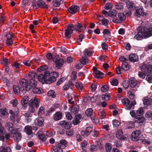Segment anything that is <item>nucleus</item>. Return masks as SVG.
<instances>
[{"label":"nucleus","instance_id":"5","mask_svg":"<svg viewBox=\"0 0 152 152\" xmlns=\"http://www.w3.org/2000/svg\"><path fill=\"white\" fill-rule=\"evenodd\" d=\"M56 146L53 147V151L55 152H63V148H65L68 145L67 142L65 140H62L59 142H56Z\"/></svg>","mask_w":152,"mask_h":152},{"label":"nucleus","instance_id":"27","mask_svg":"<svg viewBox=\"0 0 152 152\" xmlns=\"http://www.w3.org/2000/svg\"><path fill=\"white\" fill-rule=\"evenodd\" d=\"M94 76L98 79L101 78L103 77L104 74L99 71H97L96 72L93 73Z\"/></svg>","mask_w":152,"mask_h":152},{"label":"nucleus","instance_id":"52","mask_svg":"<svg viewBox=\"0 0 152 152\" xmlns=\"http://www.w3.org/2000/svg\"><path fill=\"white\" fill-rule=\"evenodd\" d=\"M146 73H145L143 72H138V75L140 78L144 79L145 78L146 75Z\"/></svg>","mask_w":152,"mask_h":152},{"label":"nucleus","instance_id":"19","mask_svg":"<svg viewBox=\"0 0 152 152\" xmlns=\"http://www.w3.org/2000/svg\"><path fill=\"white\" fill-rule=\"evenodd\" d=\"M123 133L121 130H118L116 132V137L118 139L121 140H124L126 137L123 135Z\"/></svg>","mask_w":152,"mask_h":152},{"label":"nucleus","instance_id":"42","mask_svg":"<svg viewBox=\"0 0 152 152\" xmlns=\"http://www.w3.org/2000/svg\"><path fill=\"white\" fill-rule=\"evenodd\" d=\"M75 86L78 90H82L83 87V84L81 82H76Z\"/></svg>","mask_w":152,"mask_h":152},{"label":"nucleus","instance_id":"33","mask_svg":"<svg viewBox=\"0 0 152 152\" xmlns=\"http://www.w3.org/2000/svg\"><path fill=\"white\" fill-rule=\"evenodd\" d=\"M136 113L137 115L139 117H140V116L143 115L144 114L143 108L141 107L139 108L136 111Z\"/></svg>","mask_w":152,"mask_h":152},{"label":"nucleus","instance_id":"37","mask_svg":"<svg viewBox=\"0 0 152 152\" xmlns=\"http://www.w3.org/2000/svg\"><path fill=\"white\" fill-rule=\"evenodd\" d=\"M118 18H119V20L121 22L124 20L126 19V16L122 13L121 12L118 13Z\"/></svg>","mask_w":152,"mask_h":152},{"label":"nucleus","instance_id":"57","mask_svg":"<svg viewBox=\"0 0 152 152\" xmlns=\"http://www.w3.org/2000/svg\"><path fill=\"white\" fill-rule=\"evenodd\" d=\"M6 44L8 46H10L13 44V40L12 39H7Z\"/></svg>","mask_w":152,"mask_h":152},{"label":"nucleus","instance_id":"28","mask_svg":"<svg viewBox=\"0 0 152 152\" xmlns=\"http://www.w3.org/2000/svg\"><path fill=\"white\" fill-rule=\"evenodd\" d=\"M45 75H46L45 71L44 72V75L40 74L39 75L38 77V79L39 81L41 82L44 81L45 82L46 76Z\"/></svg>","mask_w":152,"mask_h":152},{"label":"nucleus","instance_id":"34","mask_svg":"<svg viewBox=\"0 0 152 152\" xmlns=\"http://www.w3.org/2000/svg\"><path fill=\"white\" fill-rule=\"evenodd\" d=\"M112 144H111L107 142L105 144V148L106 151L107 152H110L112 149Z\"/></svg>","mask_w":152,"mask_h":152},{"label":"nucleus","instance_id":"18","mask_svg":"<svg viewBox=\"0 0 152 152\" xmlns=\"http://www.w3.org/2000/svg\"><path fill=\"white\" fill-rule=\"evenodd\" d=\"M0 115L2 117L7 118L9 116L7 110L6 108L0 109Z\"/></svg>","mask_w":152,"mask_h":152},{"label":"nucleus","instance_id":"14","mask_svg":"<svg viewBox=\"0 0 152 152\" xmlns=\"http://www.w3.org/2000/svg\"><path fill=\"white\" fill-rule=\"evenodd\" d=\"M80 8L78 6L75 5H72L68 8V11L72 15L74 14L76 12L79 11Z\"/></svg>","mask_w":152,"mask_h":152},{"label":"nucleus","instance_id":"23","mask_svg":"<svg viewBox=\"0 0 152 152\" xmlns=\"http://www.w3.org/2000/svg\"><path fill=\"white\" fill-rule=\"evenodd\" d=\"M137 81L136 80L134 79V78H131L129 80V84L132 88H134L135 86H137Z\"/></svg>","mask_w":152,"mask_h":152},{"label":"nucleus","instance_id":"44","mask_svg":"<svg viewBox=\"0 0 152 152\" xmlns=\"http://www.w3.org/2000/svg\"><path fill=\"white\" fill-rule=\"evenodd\" d=\"M124 3H117L115 5V8L118 10H121L124 8Z\"/></svg>","mask_w":152,"mask_h":152},{"label":"nucleus","instance_id":"29","mask_svg":"<svg viewBox=\"0 0 152 152\" xmlns=\"http://www.w3.org/2000/svg\"><path fill=\"white\" fill-rule=\"evenodd\" d=\"M129 65L127 62H124L121 65V69L124 71H127L129 69Z\"/></svg>","mask_w":152,"mask_h":152},{"label":"nucleus","instance_id":"1","mask_svg":"<svg viewBox=\"0 0 152 152\" xmlns=\"http://www.w3.org/2000/svg\"><path fill=\"white\" fill-rule=\"evenodd\" d=\"M36 82L34 79L27 80V92L32 88V91L35 94H41L43 92V90L41 88L36 87Z\"/></svg>","mask_w":152,"mask_h":152},{"label":"nucleus","instance_id":"32","mask_svg":"<svg viewBox=\"0 0 152 152\" xmlns=\"http://www.w3.org/2000/svg\"><path fill=\"white\" fill-rule=\"evenodd\" d=\"M37 134L38 137L42 141L44 142L46 140V137L44 134L41 133V132H38Z\"/></svg>","mask_w":152,"mask_h":152},{"label":"nucleus","instance_id":"38","mask_svg":"<svg viewBox=\"0 0 152 152\" xmlns=\"http://www.w3.org/2000/svg\"><path fill=\"white\" fill-rule=\"evenodd\" d=\"M93 112V109L91 108H89L86 110L85 113L87 117H90L92 115Z\"/></svg>","mask_w":152,"mask_h":152},{"label":"nucleus","instance_id":"58","mask_svg":"<svg viewBox=\"0 0 152 152\" xmlns=\"http://www.w3.org/2000/svg\"><path fill=\"white\" fill-rule=\"evenodd\" d=\"M66 118L69 120H70L72 118V116L71 113L69 112L65 113Z\"/></svg>","mask_w":152,"mask_h":152},{"label":"nucleus","instance_id":"62","mask_svg":"<svg viewBox=\"0 0 152 152\" xmlns=\"http://www.w3.org/2000/svg\"><path fill=\"white\" fill-rule=\"evenodd\" d=\"M45 109L44 107H41L39 109L38 115L44 114L45 112Z\"/></svg>","mask_w":152,"mask_h":152},{"label":"nucleus","instance_id":"40","mask_svg":"<svg viewBox=\"0 0 152 152\" xmlns=\"http://www.w3.org/2000/svg\"><path fill=\"white\" fill-rule=\"evenodd\" d=\"M99 118L101 119L104 118L106 116L105 113L102 109H100L98 112Z\"/></svg>","mask_w":152,"mask_h":152},{"label":"nucleus","instance_id":"7","mask_svg":"<svg viewBox=\"0 0 152 152\" xmlns=\"http://www.w3.org/2000/svg\"><path fill=\"white\" fill-rule=\"evenodd\" d=\"M74 30V25L71 23L69 24L67 28L64 30V34L66 37L69 38L71 37V34L73 33Z\"/></svg>","mask_w":152,"mask_h":152},{"label":"nucleus","instance_id":"60","mask_svg":"<svg viewBox=\"0 0 152 152\" xmlns=\"http://www.w3.org/2000/svg\"><path fill=\"white\" fill-rule=\"evenodd\" d=\"M127 94L129 95V98L131 99H133L135 95L134 93H133L131 91H129L127 93Z\"/></svg>","mask_w":152,"mask_h":152},{"label":"nucleus","instance_id":"21","mask_svg":"<svg viewBox=\"0 0 152 152\" xmlns=\"http://www.w3.org/2000/svg\"><path fill=\"white\" fill-rule=\"evenodd\" d=\"M126 7L129 10H133L136 8L134 3L129 1L126 2Z\"/></svg>","mask_w":152,"mask_h":152},{"label":"nucleus","instance_id":"55","mask_svg":"<svg viewBox=\"0 0 152 152\" xmlns=\"http://www.w3.org/2000/svg\"><path fill=\"white\" fill-rule=\"evenodd\" d=\"M102 25L105 26H106L108 24L109 20L108 19L103 18L102 20Z\"/></svg>","mask_w":152,"mask_h":152},{"label":"nucleus","instance_id":"54","mask_svg":"<svg viewBox=\"0 0 152 152\" xmlns=\"http://www.w3.org/2000/svg\"><path fill=\"white\" fill-rule=\"evenodd\" d=\"M120 124V122L118 120H113V126L116 127H118L119 126Z\"/></svg>","mask_w":152,"mask_h":152},{"label":"nucleus","instance_id":"47","mask_svg":"<svg viewBox=\"0 0 152 152\" xmlns=\"http://www.w3.org/2000/svg\"><path fill=\"white\" fill-rule=\"evenodd\" d=\"M117 11L115 10H113L112 11L109 12V16L112 18H114L117 15Z\"/></svg>","mask_w":152,"mask_h":152},{"label":"nucleus","instance_id":"9","mask_svg":"<svg viewBox=\"0 0 152 152\" xmlns=\"http://www.w3.org/2000/svg\"><path fill=\"white\" fill-rule=\"evenodd\" d=\"M135 12L134 14L135 16L139 17L141 16H144L146 15V14L144 12V9L142 7L139 6L135 9Z\"/></svg>","mask_w":152,"mask_h":152},{"label":"nucleus","instance_id":"63","mask_svg":"<svg viewBox=\"0 0 152 152\" xmlns=\"http://www.w3.org/2000/svg\"><path fill=\"white\" fill-rule=\"evenodd\" d=\"M146 80L149 83H152V75H147Z\"/></svg>","mask_w":152,"mask_h":152},{"label":"nucleus","instance_id":"22","mask_svg":"<svg viewBox=\"0 0 152 152\" xmlns=\"http://www.w3.org/2000/svg\"><path fill=\"white\" fill-rule=\"evenodd\" d=\"M129 60L132 62H137L138 61V57L135 54H131L129 56Z\"/></svg>","mask_w":152,"mask_h":152},{"label":"nucleus","instance_id":"41","mask_svg":"<svg viewBox=\"0 0 152 152\" xmlns=\"http://www.w3.org/2000/svg\"><path fill=\"white\" fill-rule=\"evenodd\" d=\"M47 95L48 96H51L53 98H55L56 95L55 92L52 90L49 91L48 92Z\"/></svg>","mask_w":152,"mask_h":152},{"label":"nucleus","instance_id":"15","mask_svg":"<svg viewBox=\"0 0 152 152\" xmlns=\"http://www.w3.org/2000/svg\"><path fill=\"white\" fill-rule=\"evenodd\" d=\"M60 124L62 126L63 128L66 129H69L72 126V124L69 122L66 121L65 120L60 121Z\"/></svg>","mask_w":152,"mask_h":152},{"label":"nucleus","instance_id":"36","mask_svg":"<svg viewBox=\"0 0 152 152\" xmlns=\"http://www.w3.org/2000/svg\"><path fill=\"white\" fill-rule=\"evenodd\" d=\"M88 58L87 57H83L80 59V62L82 64L85 65L88 63Z\"/></svg>","mask_w":152,"mask_h":152},{"label":"nucleus","instance_id":"43","mask_svg":"<svg viewBox=\"0 0 152 152\" xmlns=\"http://www.w3.org/2000/svg\"><path fill=\"white\" fill-rule=\"evenodd\" d=\"M61 1V0H55V1L52 2V4L54 7H59L60 5V2Z\"/></svg>","mask_w":152,"mask_h":152},{"label":"nucleus","instance_id":"4","mask_svg":"<svg viewBox=\"0 0 152 152\" xmlns=\"http://www.w3.org/2000/svg\"><path fill=\"white\" fill-rule=\"evenodd\" d=\"M45 74L46 76L45 83L48 84L54 83L56 81V78L59 76L58 73L54 71L50 73L49 71H45Z\"/></svg>","mask_w":152,"mask_h":152},{"label":"nucleus","instance_id":"30","mask_svg":"<svg viewBox=\"0 0 152 152\" xmlns=\"http://www.w3.org/2000/svg\"><path fill=\"white\" fill-rule=\"evenodd\" d=\"M11 151V148L9 147L3 146L0 148L1 152H10Z\"/></svg>","mask_w":152,"mask_h":152},{"label":"nucleus","instance_id":"48","mask_svg":"<svg viewBox=\"0 0 152 152\" xmlns=\"http://www.w3.org/2000/svg\"><path fill=\"white\" fill-rule=\"evenodd\" d=\"M110 97V95L109 94L106 93L105 94H103L102 96V99L103 100H108L109 99Z\"/></svg>","mask_w":152,"mask_h":152},{"label":"nucleus","instance_id":"13","mask_svg":"<svg viewBox=\"0 0 152 152\" xmlns=\"http://www.w3.org/2000/svg\"><path fill=\"white\" fill-rule=\"evenodd\" d=\"M141 133L140 130H136L132 132V140L134 141H137L140 140L139 135Z\"/></svg>","mask_w":152,"mask_h":152},{"label":"nucleus","instance_id":"11","mask_svg":"<svg viewBox=\"0 0 152 152\" xmlns=\"http://www.w3.org/2000/svg\"><path fill=\"white\" fill-rule=\"evenodd\" d=\"M57 56H56L53 59L54 61H55L56 67L57 69H60L62 66L64 62V60L61 58H57Z\"/></svg>","mask_w":152,"mask_h":152},{"label":"nucleus","instance_id":"45","mask_svg":"<svg viewBox=\"0 0 152 152\" xmlns=\"http://www.w3.org/2000/svg\"><path fill=\"white\" fill-rule=\"evenodd\" d=\"M79 108L78 106H76L72 107L71 109V112L75 114L78 113L79 110Z\"/></svg>","mask_w":152,"mask_h":152},{"label":"nucleus","instance_id":"8","mask_svg":"<svg viewBox=\"0 0 152 152\" xmlns=\"http://www.w3.org/2000/svg\"><path fill=\"white\" fill-rule=\"evenodd\" d=\"M130 114L132 117L135 118L134 122L135 123H142L145 121V118L143 117L138 116L137 115L136 113H135L134 110H132L130 112Z\"/></svg>","mask_w":152,"mask_h":152},{"label":"nucleus","instance_id":"6","mask_svg":"<svg viewBox=\"0 0 152 152\" xmlns=\"http://www.w3.org/2000/svg\"><path fill=\"white\" fill-rule=\"evenodd\" d=\"M123 104L126 107L128 110L134 109V105L136 104V101L133 100L131 102L127 98L124 99L122 100Z\"/></svg>","mask_w":152,"mask_h":152},{"label":"nucleus","instance_id":"59","mask_svg":"<svg viewBox=\"0 0 152 152\" xmlns=\"http://www.w3.org/2000/svg\"><path fill=\"white\" fill-rule=\"evenodd\" d=\"M97 95L96 96L95 94L91 98L90 101L92 102H96L97 100Z\"/></svg>","mask_w":152,"mask_h":152},{"label":"nucleus","instance_id":"20","mask_svg":"<svg viewBox=\"0 0 152 152\" xmlns=\"http://www.w3.org/2000/svg\"><path fill=\"white\" fill-rule=\"evenodd\" d=\"M37 5H38V7H39V8L40 7L42 8L45 9H48V5H47L42 0H39L37 3Z\"/></svg>","mask_w":152,"mask_h":152},{"label":"nucleus","instance_id":"50","mask_svg":"<svg viewBox=\"0 0 152 152\" xmlns=\"http://www.w3.org/2000/svg\"><path fill=\"white\" fill-rule=\"evenodd\" d=\"M87 145V142L84 140L81 144L82 149L84 151L86 150V148Z\"/></svg>","mask_w":152,"mask_h":152},{"label":"nucleus","instance_id":"56","mask_svg":"<svg viewBox=\"0 0 152 152\" xmlns=\"http://www.w3.org/2000/svg\"><path fill=\"white\" fill-rule=\"evenodd\" d=\"M66 134L68 136H71L73 134V131L71 129L66 130Z\"/></svg>","mask_w":152,"mask_h":152},{"label":"nucleus","instance_id":"31","mask_svg":"<svg viewBox=\"0 0 152 152\" xmlns=\"http://www.w3.org/2000/svg\"><path fill=\"white\" fill-rule=\"evenodd\" d=\"M37 125L40 127L44 125V119L42 117H40L38 119H37Z\"/></svg>","mask_w":152,"mask_h":152},{"label":"nucleus","instance_id":"3","mask_svg":"<svg viewBox=\"0 0 152 152\" xmlns=\"http://www.w3.org/2000/svg\"><path fill=\"white\" fill-rule=\"evenodd\" d=\"M149 29V28L144 27H139L138 29L139 31L137 34H136L134 36V38L137 40H140L143 38L144 37L145 38H148L151 36H152V34L151 31H147L146 29Z\"/></svg>","mask_w":152,"mask_h":152},{"label":"nucleus","instance_id":"39","mask_svg":"<svg viewBox=\"0 0 152 152\" xmlns=\"http://www.w3.org/2000/svg\"><path fill=\"white\" fill-rule=\"evenodd\" d=\"M94 52L88 49H86L83 51V54L85 56H89L93 54Z\"/></svg>","mask_w":152,"mask_h":152},{"label":"nucleus","instance_id":"10","mask_svg":"<svg viewBox=\"0 0 152 152\" xmlns=\"http://www.w3.org/2000/svg\"><path fill=\"white\" fill-rule=\"evenodd\" d=\"M5 126L7 129L11 133H14L18 131V129L15 128L14 124L12 123H7Z\"/></svg>","mask_w":152,"mask_h":152},{"label":"nucleus","instance_id":"2","mask_svg":"<svg viewBox=\"0 0 152 152\" xmlns=\"http://www.w3.org/2000/svg\"><path fill=\"white\" fill-rule=\"evenodd\" d=\"M20 87H19L16 85L13 86V90L15 94L20 93L25 94L27 92V80L23 79L20 80L19 82Z\"/></svg>","mask_w":152,"mask_h":152},{"label":"nucleus","instance_id":"25","mask_svg":"<svg viewBox=\"0 0 152 152\" xmlns=\"http://www.w3.org/2000/svg\"><path fill=\"white\" fill-rule=\"evenodd\" d=\"M75 30L78 32H81L80 30L83 29V26L79 23L74 25Z\"/></svg>","mask_w":152,"mask_h":152},{"label":"nucleus","instance_id":"61","mask_svg":"<svg viewBox=\"0 0 152 152\" xmlns=\"http://www.w3.org/2000/svg\"><path fill=\"white\" fill-rule=\"evenodd\" d=\"M104 8L106 10H108L111 9L112 8L111 4L110 3H108L106 4L105 5Z\"/></svg>","mask_w":152,"mask_h":152},{"label":"nucleus","instance_id":"46","mask_svg":"<svg viewBox=\"0 0 152 152\" xmlns=\"http://www.w3.org/2000/svg\"><path fill=\"white\" fill-rule=\"evenodd\" d=\"M148 65L145 64H142L141 66H140V68L141 69L142 71L146 72V69Z\"/></svg>","mask_w":152,"mask_h":152},{"label":"nucleus","instance_id":"51","mask_svg":"<svg viewBox=\"0 0 152 152\" xmlns=\"http://www.w3.org/2000/svg\"><path fill=\"white\" fill-rule=\"evenodd\" d=\"M126 126L128 129H131L134 127V124L132 122H129L127 124Z\"/></svg>","mask_w":152,"mask_h":152},{"label":"nucleus","instance_id":"17","mask_svg":"<svg viewBox=\"0 0 152 152\" xmlns=\"http://www.w3.org/2000/svg\"><path fill=\"white\" fill-rule=\"evenodd\" d=\"M81 115L77 114L75 115L74 119L72 121V124L75 125H76L80 122V120L81 119Z\"/></svg>","mask_w":152,"mask_h":152},{"label":"nucleus","instance_id":"53","mask_svg":"<svg viewBox=\"0 0 152 152\" xmlns=\"http://www.w3.org/2000/svg\"><path fill=\"white\" fill-rule=\"evenodd\" d=\"M85 130L86 131V133L89 135L92 131L93 129L91 126H88L86 128Z\"/></svg>","mask_w":152,"mask_h":152},{"label":"nucleus","instance_id":"16","mask_svg":"<svg viewBox=\"0 0 152 152\" xmlns=\"http://www.w3.org/2000/svg\"><path fill=\"white\" fill-rule=\"evenodd\" d=\"M24 132L28 136H30L31 137H33V133L32 131V127L29 126H26L24 129Z\"/></svg>","mask_w":152,"mask_h":152},{"label":"nucleus","instance_id":"35","mask_svg":"<svg viewBox=\"0 0 152 152\" xmlns=\"http://www.w3.org/2000/svg\"><path fill=\"white\" fill-rule=\"evenodd\" d=\"M143 103L145 105L148 106L152 105V100L151 98L148 99L145 98L143 101Z\"/></svg>","mask_w":152,"mask_h":152},{"label":"nucleus","instance_id":"64","mask_svg":"<svg viewBox=\"0 0 152 152\" xmlns=\"http://www.w3.org/2000/svg\"><path fill=\"white\" fill-rule=\"evenodd\" d=\"M146 72H147L149 73H152V65L149 64L148 65L147 69Z\"/></svg>","mask_w":152,"mask_h":152},{"label":"nucleus","instance_id":"49","mask_svg":"<svg viewBox=\"0 0 152 152\" xmlns=\"http://www.w3.org/2000/svg\"><path fill=\"white\" fill-rule=\"evenodd\" d=\"M48 69V66L46 65L41 66H39L38 68L37 69L38 71L40 72L41 71H44Z\"/></svg>","mask_w":152,"mask_h":152},{"label":"nucleus","instance_id":"24","mask_svg":"<svg viewBox=\"0 0 152 152\" xmlns=\"http://www.w3.org/2000/svg\"><path fill=\"white\" fill-rule=\"evenodd\" d=\"M12 134H13V137L15 140H16V141H19L21 140V135L20 133L17 132L14 133Z\"/></svg>","mask_w":152,"mask_h":152},{"label":"nucleus","instance_id":"26","mask_svg":"<svg viewBox=\"0 0 152 152\" xmlns=\"http://www.w3.org/2000/svg\"><path fill=\"white\" fill-rule=\"evenodd\" d=\"M54 119L56 121H58L61 119L62 117V113L59 112H57L53 115Z\"/></svg>","mask_w":152,"mask_h":152},{"label":"nucleus","instance_id":"12","mask_svg":"<svg viewBox=\"0 0 152 152\" xmlns=\"http://www.w3.org/2000/svg\"><path fill=\"white\" fill-rule=\"evenodd\" d=\"M39 102L36 98L31 99L29 102V105L31 107L36 108L37 109L39 107Z\"/></svg>","mask_w":152,"mask_h":152}]
</instances>
